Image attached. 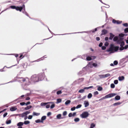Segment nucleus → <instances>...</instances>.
Segmentation results:
<instances>
[{
	"label": "nucleus",
	"mask_w": 128,
	"mask_h": 128,
	"mask_svg": "<svg viewBox=\"0 0 128 128\" xmlns=\"http://www.w3.org/2000/svg\"><path fill=\"white\" fill-rule=\"evenodd\" d=\"M61 100L60 99H58L57 100V103H60L61 101Z\"/></svg>",
	"instance_id": "nucleus-40"
},
{
	"label": "nucleus",
	"mask_w": 128,
	"mask_h": 128,
	"mask_svg": "<svg viewBox=\"0 0 128 128\" xmlns=\"http://www.w3.org/2000/svg\"><path fill=\"white\" fill-rule=\"evenodd\" d=\"M20 104L21 106H23L24 104H25L26 103L24 102H22L20 103Z\"/></svg>",
	"instance_id": "nucleus-56"
},
{
	"label": "nucleus",
	"mask_w": 128,
	"mask_h": 128,
	"mask_svg": "<svg viewBox=\"0 0 128 128\" xmlns=\"http://www.w3.org/2000/svg\"><path fill=\"white\" fill-rule=\"evenodd\" d=\"M37 75L38 76L39 81L43 80L45 77L44 74V73H40Z\"/></svg>",
	"instance_id": "nucleus-5"
},
{
	"label": "nucleus",
	"mask_w": 128,
	"mask_h": 128,
	"mask_svg": "<svg viewBox=\"0 0 128 128\" xmlns=\"http://www.w3.org/2000/svg\"><path fill=\"white\" fill-rule=\"evenodd\" d=\"M98 76L100 78H104V75H98Z\"/></svg>",
	"instance_id": "nucleus-35"
},
{
	"label": "nucleus",
	"mask_w": 128,
	"mask_h": 128,
	"mask_svg": "<svg viewBox=\"0 0 128 128\" xmlns=\"http://www.w3.org/2000/svg\"><path fill=\"white\" fill-rule=\"evenodd\" d=\"M116 95V94L115 93L110 94L106 96L105 97V98H107L112 97Z\"/></svg>",
	"instance_id": "nucleus-7"
},
{
	"label": "nucleus",
	"mask_w": 128,
	"mask_h": 128,
	"mask_svg": "<svg viewBox=\"0 0 128 128\" xmlns=\"http://www.w3.org/2000/svg\"><path fill=\"white\" fill-rule=\"evenodd\" d=\"M30 123V121H25L24 123V124H28Z\"/></svg>",
	"instance_id": "nucleus-29"
},
{
	"label": "nucleus",
	"mask_w": 128,
	"mask_h": 128,
	"mask_svg": "<svg viewBox=\"0 0 128 128\" xmlns=\"http://www.w3.org/2000/svg\"><path fill=\"white\" fill-rule=\"evenodd\" d=\"M105 96L103 97L102 98L100 99L99 100H102L104 99H105Z\"/></svg>",
	"instance_id": "nucleus-61"
},
{
	"label": "nucleus",
	"mask_w": 128,
	"mask_h": 128,
	"mask_svg": "<svg viewBox=\"0 0 128 128\" xmlns=\"http://www.w3.org/2000/svg\"><path fill=\"white\" fill-rule=\"evenodd\" d=\"M98 92L97 91H95V92H94V95H98Z\"/></svg>",
	"instance_id": "nucleus-50"
},
{
	"label": "nucleus",
	"mask_w": 128,
	"mask_h": 128,
	"mask_svg": "<svg viewBox=\"0 0 128 128\" xmlns=\"http://www.w3.org/2000/svg\"><path fill=\"white\" fill-rule=\"evenodd\" d=\"M82 106V105L79 104L76 107V109L78 108H81Z\"/></svg>",
	"instance_id": "nucleus-39"
},
{
	"label": "nucleus",
	"mask_w": 128,
	"mask_h": 128,
	"mask_svg": "<svg viewBox=\"0 0 128 128\" xmlns=\"http://www.w3.org/2000/svg\"><path fill=\"white\" fill-rule=\"evenodd\" d=\"M107 32V31L105 30H103L102 31V32L101 34V35H104L106 34Z\"/></svg>",
	"instance_id": "nucleus-12"
},
{
	"label": "nucleus",
	"mask_w": 128,
	"mask_h": 128,
	"mask_svg": "<svg viewBox=\"0 0 128 128\" xmlns=\"http://www.w3.org/2000/svg\"><path fill=\"white\" fill-rule=\"evenodd\" d=\"M109 43L108 42H106L104 44V45L106 46H108Z\"/></svg>",
	"instance_id": "nucleus-54"
},
{
	"label": "nucleus",
	"mask_w": 128,
	"mask_h": 128,
	"mask_svg": "<svg viewBox=\"0 0 128 128\" xmlns=\"http://www.w3.org/2000/svg\"><path fill=\"white\" fill-rule=\"evenodd\" d=\"M62 92L61 91V90L58 91L57 92H56V94L58 95L60 94H62Z\"/></svg>",
	"instance_id": "nucleus-45"
},
{
	"label": "nucleus",
	"mask_w": 128,
	"mask_h": 128,
	"mask_svg": "<svg viewBox=\"0 0 128 128\" xmlns=\"http://www.w3.org/2000/svg\"><path fill=\"white\" fill-rule=\"evenodd\" d=\"M7 114L8 113L7 112H6L5 113H4L3 115L4 117V118L7 115Z\"/></svg>",
	"instance_id": "nucleus-60"
},
{
	"label": "nucleus",
	"mask_w": 128,
	"mask_h": 128,
	"mask_svg": "<svg viewBox=\"0 0 128 128\" xmlns=\"http://www.w3.org/2000/svg\"><path fill=\"white\" fill-rule=\"evenodd\" d=\"M84 105L85 107H86L89 106V104L88 101L87 100H85L84 102Z\"/></svg>",
	"instance_id": "nucleus-8"
},
{
	"label": "nucleus",
	"mask_w": 128,
	"mask_h": 128,
	"mask_svg": "<svg viewBox=\"0 0 128 128\" xmlns=\"http://www.w3.org/2000/svg\"><path fill=\"white\" fill-rule=\"evenodd\" d=\"M32 108V106H28L25 107L24 108V109L25 110H27L31 108Z\"/></svg>",
	"instance_id": "nucleus-20"
},
{
	"label": "nucleus",
	"mask_w": 128,
	"mask_h": 128,
	"mask_svg": "<svg viewBox=\"0 0 128 128\" xmlns=\"http://www.w3.org/2000/svg\"><path fill=\"white\" fill-rule=\"evenodd\" d=\"M124 32L125 33L128 32V28H126L124 29Z\"/></svg>",
	"instance_id": "nucleus-41"
},
{
	"label": "nucleus",
	"mask_w": 128,
	"mask_h": 128,
	"mask_svg": "<svg viewBox=\"0 0 128 128\" xmlns=\"http://www.w3.org/2000/svg\"><path fill=\"white\" fill-rule=\"evenodd\" d=\"M55 106V105L54 104H52L50 106V108L52 109L54 108Z\"/></svg>",
	"instance_id": "nucleus-46"
},
{
	"label": "nucleus",
	"mask_w": 128,
	"mask_h": 128,
	"mask_svg": "<svg viewBox=\"0 0 128 128\" xmlns=\"http://www.w3.org/2000/svg\"><path fill=\"white\" fill-rule=\"evenodd\" d=\"M110 87L112 88H114L115 87V85L113 84H111L110 85Z\"/></svg>",
	"instance_id": "nucleus-42"
},
{
	"label": "nucleus",
	"mask_w": 128,
	"mask_h": 128,
	"mask_svg": "<svg viewBox=\"0 0 128 128\" xmlns=\"http://www.w3.org/2000/svg\"><path fill=\"white\" fill-rule=\"evenodd\" d=\"M51 112H48L47 114V116H50L51 115Z\"/></svg>",
	"instance_id": "nucleus-62"
},
{
	"label": "nucleus",
	"mask_w": 128,
	"mask_h": 128,
	"mask_svg": "<svg viewBox=\"0 0 128 128\" xmlns=\"http://www.w3.org/2000/svg\"><path fill=\"white\" fill-rule=\"evenodd\" d=\"M84 78H81L79 79V80H80V82L83 81L84 80Z\"/></svg>",
	"instance_id": "nucleus-57"
},
{
	"label": "nucleus",
	"mask_w": 128,
	"mask_h": 128,
	"mask_svg": "<svg viewBox=\"0 0 128 128\" xmlns=\"http://www.w3.org/2000/svg\"><path fill=\"white\" fill-rule=\"evenodd\" d=\"M71 102V101L70 100H68L66 101L65 102V104L67 105L68 104H69Z\"/></svg>",
	"instance_id": "nucleus-26"
},
{
	"label": "nucleus",
	"mask_w": 128,
	"mask_h": 128,
	"mask_svg": "<svg viewBox=\"0 0 128 128\" xmlns=\"http://www.w3.org/2000/svg\"><path fill=\"white\" fill-rule=\"evenodd\" d=\"M67 114V112L66 111H64L63 112V115L64 116H66Z\"/></svg>",
	"instance_id": "nucleus-51"
},
{
	"label": "nucleus",
	"mask_w": 128,
	"mask_h": 128,
	"mask_svg": "<svg viewBox=\"0 0 128 128\" xmlns=\"http://www.w3.org/2000/svg\"><path fill=\"white\" fill-rule=\"evenodd\" d=\"M124 35H125V34H120L119 35V38H122L123 39V36H124Z\"/></svg>",
	"instance_id": "nucleus-22"
},
{
	"label": "nucleus",
	"mask_w": 128,
	"mask_h": 128,
	"mask_svg": "<svg viewBox=\"0 0 128 128\" xmlns=\"http://www.w3.org/2000/svg\"><path fill=\"white\" fill-rule=\"evenodd\" d=\"M114 65H116L118 64V62L117 61L115 60L114 62Z\"/></svg>",
	"instance_id": "nucleus-49"
},
{
	"label": "nucleus",
	"mask_w": 128,
	"mask_h": 128,
	"mask_svg": "<svg viewBox=\"0 0 128 128\" xmlns=\"http://www.w3.org/2000/svg\"><path fill=\"white\" fill-rule=\"evenodd\" d=\"M123 25L125 27H127L128 26V24L127 23L124 24H123Z\"/></svg>",
	"instance_id": "nucleus-52"
},
{
	"label": "nucleus",
	"mask_w": 128,
	"mask_h": 128,
	"mask_svg": "<svg viewBox=\"0 0 128 128\" xmlns=\"http://www.w3.org/2000/svg\"><path fill=\"white\" fill-rule=\"evenodd\" d=\"M61 114H59L56 116V118L58 119H60L61 118H61Z\"/></svg>",
	"instance_id": "nucleus-18"
},
{
	"label": "nucleus",
	"mask_w": 128,
	"mask_h": 128,
	"mask_svg": "<svg viewBox=\"0 0 128 128\" xmlns=\"http://www.w3.org/2000/svg\"><path fill=\"white\" fill-rule=\"evenodd\" d=\"M46 116H43L41 118V122H43V121L46 119Z\"/></svg>",
	"instance_id": "nucleus-14"
},
{
	"label": "nucleus",
	"mask_w": 128,
	"mask_h": 128,
	"mask_svg": "<svg viewBox=\"0 0 128 128\" xmlns=\"http://www.w3.org/2000/svg\"><path fill=\"white\" fill-rule=\"evenodd\" d=\"M16 6H10V8L12 9H15L16 8Z\"/></svg>",
	"instance_id": "nucleus-44"
},
{
	"label": "nucleus",
	"mask_w": 128,
	"mask_h": 128,
	"mask_svg": "<svg viewBox=\"0 0 128 128\" xmlns=\"http://www.w3.org/2000/svg\"><path fill=\"white\" fill-rule=\"evenodd\" d=\"M19 115L20 116L22 117H24L26 116L24 112L22 114H20Z\"/></svg>",
	"instance_id": "nucleus-30"
},
{
	"label": "nucleus",
	"mask_w": 128,
	"mask_h": 128,
	"mask_svg": "<svg viewBox=\"0 0 128 128\" xmlns=\"http://www.w3.org/2000/svg\"><path fill=\"white\" fill-rule=\"evenodd\" d=\"M118 79L119 81H121L124 80V77L123 76H119L118 78Z\"/></svg>",
	"instance_id": "nucleus-13"
},
{
	"label": "nucleus",
	"mask_w": 128,
	"mask_h": 128,
	"mask_svg": "<svg viewBox=\"0 0 128 128\" xmlns=\"http://www.w3.org/2000/svg\"><path fill=\"white\" fill-rule=\"evenodd\" d=\"M117 20H116L114 19H113L112 20V22L114 24H116V21Z\"/></svg>",
	"instance_id": "nucleus-47"
},
{
	"label": "nucleus",
	"mask_w": 128,
	"mask_h": 128,
	"mask_svg": "<svg viewBox=\"0 0 128 128\" xmlns=\"http://www.w3.org/2000/svg\"><path fill=\"white\" fill-rule=\"evenodd\" d=\"M95 126V125L94 123L91 124L90 125V128H93Z\"/></svg>",
	"instance_id": "nucleus-32"
},
{
	"label": "nucleus",
	"mask_w": 128,
	"mask_h": 128,
	"mask_svg": "<svg viewBox=\"0 0 128 128\" xmlns=\"http://www.w3.org/2000/svg\"><path fill=\"white\" fill-rule=\"evenodd\" d=\"M35 122L36 123H39V122H41V120H40V119H38L35 121Z\"/></svg>",
	"instance_id": "nucleus-36"
},
{
	"label": "nucleus",
	"mask_w": 128,
	"mask_h": 128,
	"mask_svg": "<svg viewBox=\"0 0 128 128\" xmlns=\"http://www.w3.org/2000/svg\"><path fill=\"white\" fill-rule=\"evenodd\" d=\"M97 66V64L96 63L91 62L88 64L86 66L83 68L82 71L80 72V73L82 72H84L86 71L87 70V68H88V67H90L91 68H92L93 66L95 67H96Z\"/></svg>",
	"instance_id": "nucleus-3"
},
{
	"label": "nucleus",
	"mask_w": 128,
	"mask_h": 128,
	"mask_svg": "<svg viewBox=\"0 0 128 128\" xmlns=\"http://www.w3.org/2000/svg\"><path fill=\"white\" fill-rule=\"evenodd\" d=\"M123 60H128V56H126L125 58H124L123 59Z\"/></svg>",
	"instance_id": "nucleus-63"
},
{
	"label": "nucleus",
	"mask_w": 128,
	"mask_h": 128,
	"mask_svg": "<svg viewBox=\"0 0 128 128\" xmlns=\"http://www.w3.org/2000/svg\"><path fill=\"white\" fill-rule=\"evenodd\" d=\"M52 102H48L46 103H44V102H42L40 104V105L41 106H44L45 105H46L48 103H53Z\"/></svg>",
	"instance_id": "nucleus-11"
},
{
	"label": "nucleus",
	"mask_w": 128,
	"mask_h": 128,
	"mask_svg": "<svg viewBox=\"0 0 128 128\" xmlns=\"http://www.w3.org/2000/svg\"><path fill=\"white\" fill-rule=\"evenodd\" d=\"M84 89H81L80 90L78 91V92L80 93H82L84 92Z\"/></svg>",
	"instance_id": "nucleus-28"
},
{
	"label": "nucleus",
	"mask_w": 128,
	"mask_h": 128,
	"mask_svg": "<svg viewBox=\"0 0 128 128\" xmlns=\"http://www.w3.org/2000/svg\"><path fill=\"white\" fill-rule=\"evenodd\" d=\"M11 120H7L6 121V124H8L11 123Z\"/></svg>",
	"instance_id": "nucleus-31"
},
{
	"label": "nucleus",
	"mask_w": 128,
	"mask_h": 128,
	"mask_svg": "<svg viewBox=\"0 0 128 128\" xmlns=\"http://www.w3.org/2000/svg\"><path fill=\"white\" fill-rule=\"evenodd\" d=\"M110 76V74H107L104 75V78L108 77Z\"/></svg>",
	"instance_id": "nucleus-43"
},
{
	"label": "nucleus",
	"mask_w": 128,
	"mask_h": 128,
	"mask_svg": "<svg viewBox=\"0 0 128 128\" xmlns=\"http://www.w3.org/2000/svg\"><path fill=\"white\" fill-rule=\"evenodd\" d=\"M86 59L87 60H92V58L91 57H87L86 58Z\"/></svg>",
	"instance_id": "nucleus-38"
},
{
	"label": "nucleus",
	"mask_w": 128,
	"mask_h": 128,
	"mask_svg": "<svg viewBox=\"0 0 128 128\" xmlns=\"http://www.w3.org/2000/svg\"><path fill=\"white\" fill-rule=\"evenodd\" d=\"M76 108V107H74L71 108V110L72 111H74L75 110Z\"/></svg>",
	"instance_id": "nucleus-55"
},
{
	"label": "nucleus",
	"mask_w": 128,
	"mask_h": 128,
	"mask_svg": "<svg viewBox=\"0 0 128 128\" xmlns=\"http://www.w3.org/2000/svg\"><path fill=\"white\" fill-rule=\"evenodd\" d=\"M89 114L88 112H83L80 116L82 118H87L89 116Z\"/></svg>",
	"instance_id": "nucleus-6"
},
{
	"label": "nucleus",
	"mask_w": 128,
	"mask_h": 128,
	"mask_svg": "<svg viewBox=\"0 0 128 128\" xmlns=\"http://www.w3.org/2000/svg\"><path fill=\"white\" fill-rule=\"evenodd\" d=\"M40 114V113H36L35 112H33V116H38Z\"/></svg>",
	"instance_id": "nucleus-15"
},
{
	"label": "nucleus",
	"mask_w": 128,
	"mask_h": 128,
	"mask_svg": "<svg viewBox=\"0 0 128 128\" xmlns=\"http://www.w3.org/2000/svg\"><path fill=\"white\" fill-rule=\"evenodd\" d=\"M110 36L109 37V39L110 40H112L114 36V35H113L112 33H110Z\"/></svg>",
	"instance_id": "nucleus-16"
},
{
	"label": "nucleus",
	"mask_w": 128,
	"mask_h": 128,
	"mask_svg": "<svg viewBox=\"0 0 128 128\" xmlns=\"http://www.w3.org/2000/svg\"><path fill=\"white\" fill-rule=\"evenodd\" d=\"M80 120V119L78 118H75L74 119V121L75 122H78Z\"/></svg>",
	"instance_id": "nucleus-34"
},
{
	"label": "nucleus",
	"mask_w": 128,
	"mask_h": 128,
	"mask_svg": "<svg viewBox=\"0 0 128 128\" xmlns=\"http://www.w3.org/2000/svg\"><path fill=\"white\" fill-rule=\"evenodd\" d=\"M128 48V45H126L124 47V48L126 49Z\"/></svg>",
	"instance_id": "nucleus-64"
},
{
	"label": "nucleus",
	"mask_w": 128,
	"mask_h": 128,
	"mask_svg": "<svg viewBox=\"0 0 128 128\" xmlns=\"http://www.w3.org/2000/svg\"><path fill=\"white\" fill-rule=\"evenodd\" d=\"M32 116L29 115L28 116V118L29 119H31L32 118Z\"/></svg>",
	"instance_id": "nucleus-48"
},
{
	"label": "nucleus",
	"mask_w": 128,
	"mask_h": 128,
	"mask_svg": "<svg viewBox=\"0 0 128 128\" xmlns=\"http://www.w3.org/2000/svg\"><path fill=\"white\" fill-rule=\"evenodd\" d=\"M22 9L23 8L22 7L16 6V10H19L21 12Z\"/></svg>",
	"instance_id": "nucleus-9"
},
{
	"label": "nucleus",
	"mask_w": 128,
	"mask_h": 128,
	"mask_svg": "<svg viewBox=\"0 0 128 128\" xmlns=\"http://www.w3.org/2000/svg\"><path fill=\"white\" fill-rule=\"evenodd\" d=\"M68 116L69 117H71L72 116V114L71 113H70L68 115Z\"/></svg>",
	"instance_id": "nucleus-58"
},
{
	"label": "nucleus",
	"mask_w": 128,
	"mask_h": 128,
	"mask_svg": "<svg viewBox=\"0 0 128 128\" xmlns=\"http://www.w3.org/2000/svg\"><path fill=\"white\" fill-rule=\"evenodd\" d=\"M120 96L118 95L116 96L115 97V99L116 100H118L120 99Z\"/></svg>",
	"instance_id": "nucleus-17"
},
{
	"label": "nucleus",
	"mask_w": 128,
	"mask_h": 128,
	"mask_svg": "<svg viewBox=\"0 0 128 128\" xmlns=\"http://www.w3.org/2000/svg\"><path fill=\"white\" fill-rule=\"evenodd\" d=\"M120 46L121 47L124 46V42L122 40L120 44Z\"/></svg>",
	"instance_id": "nucleus-25"
},
{
	"label": "nucleus",
	"mask_w": 128,
	"mask_h": 128,
	"mask_svg": "<svg viewBox=\"0 0 128 128\" xmlns=\"http://www.w3.org/2000/svg\"><path fill=\"white\" fill-rule=\"evenodd\" d=\"M118 49V47L115 46L113 44H111L110 45L109 48L106 50V51L110 52V54H112L117 51Z\"/></svg>",
	"instance_id": "nucleus-2"
},
{
	"label": "nucleus",
	"mask_w": 128,
	"mask_h": 128,
	"mask_svg": "<svg viewBox=\"0 0 128 128\" xmlns=\"http://www.w3.org/2000/svg\"><path fill=\"white\" fill-rule=\"evenodd\" d=\"M123 38H119V37H118L117 36H116L114 37L113 38V40L114 41H117V42L118 44H120Z\"/></svg>",
	"instance_id": "nucleus-4"
},
{
	"label": "nucleus",
	"mask_w": 128,
	"mask_h": 128,
	"mask_svg": "<svg viewBox=\"0 0 128 128\" xmlns=\"http://www.w3.org/2000/svg\"><path fill=\"white\" fill-rule=\"evenodd\" d=\"M118 83V81L117 80H116L114 81V83L115 84H117Z\"/></svg>",
	"instance_id": "nucleus-53"
},
{
	"label": "nucleus",
	"mask_w": 128,
	"mask_h": 128,
	"mask_svg": "<svg viewBox=\"0 0 128 128\" xmlns=\"http://www.w3.org/2000/svg\"><path fill=\"white\" fill-rule=\"evenodd\" d=\"M101 27H98L96 28L95 29H94V30H91V31L92 32H95L97 30V29L98 28H100Z\"/></svg>",
	"instance_id": "nucleus-23"
},
{
	"label": "nucleus",
	"mask_w": 128,
	"mask_h": 128,
	"mask_svg": "<svg viewBox=\"0 0 128 128\" xmlns=\"http://www.w3.org/2000/svg\"><path fill=\"white\" fill-rule=\"evenodd\" d=\"M17 109L16 106H12L11 107L10 109V110L11 111H14L16 110Z\"/></svg>",
	"instance_id": "nucleus-10"
},
{
	"label": "nucleus",
	"mask_w": 128,
	"mask_h": 128,
	"mask_svg": "<svg viewBox=\"0 0 128 128\" xmlns=\"http://www.w3.org/2000/svg\"><path fill=\"white\" fill-rule=\"evenodd\" d=\"M18 80L21 82H23L22 86L26 87L32 84L33 82H38L39 81L38 76L36 74H34L32 76L30 79L28 78H20Z\"/></svg>",
	"instance_id": "nucleus-1"
},
{
	"label": "nucleus",
	"mask_w": 128,
	"mask_h": 128,
	"mask_svg": "<svg viewBox=\"0 0 128 128\" xmlns=\"http://www.w3.org/2000/svg\"><path fill=\"white\" fill-rule=\"evenodd\" d=\"M121 104V102H117L115 103L113 105L114 106H117L120 105Z\"/></svg>",
	"instance_id": "nucleus-27"
},
{
	"label": "nucleus",
	"mask_w": 128,
	"mask_h": 128,
	"mask_svg": "<svg viewBox=\"0 0 128 128\" xmlns=\"http://www.w3.org/2000/svg\"><path fill=\"white\" fill-rule=\"evenodd\" d=\"M30 111H26V112H24V113L25 114L26 116L27 115L29 114L30 113Z\"/></svg>",
	"instance_id": "nucleus-33"
},
{
	"label": "nucleus",
	"mask_w": 128,
	"mask_h": 128,
	"mask_svg": "<svg viewBox=\"0 0 128 128\" xmlns=\"http://www.w3.org/2000/svg\"><path fill=\"white\" fill-rule=\"evenodd\" d=\"M24 124V123L22 122H20L18 123L17 124V126H22Z\"/></svg>",
	"instance_id": "nucleus-19"
},
{
	"label": "nucleus",
	"mask_w": 128,
	"mask_h": 128,
	"mask_svg": "<svg viewBox=\"0 0 128 128\" xmlns=\"http://www.w3.org/2000/svg\"><path fill=\"white\" fill-rule=\"evenodd\" d=\"M92 96V94L89 93L88 96V98L90 99L91 98Z\"/></svg>",
	"instance_id": "nucleus-24"
},
{
	"label": "nucleus",
	"mask_w": 128,
	"mask_h": 128,
	"mask_svg": "<svg viewBox=\"0 0 128 128\" xmlns=\"http://www.w3.org/2000/svg\"><path fill=\"white\" fill-rule=\"evenodd\" d=\"M98 88H97V90L99 91H100L102 90V88L100 86H98Z\"/></svg>",
	"instance_id": "nucleus-21"
},
{
	"label": "nucleus",
	"mask_w": 128,
	"mask_h": 128,
	"mask_svg": "<svg viewBox=\"0 0 128 128\" xmlns=\"http://www.w3.org/2000/svg\"><path fill=\"white\" fill-rule=\"evenodd\" d=\"M106 47L105 46H102V50H105L106 49Z\"/></svg>",
	"instance_id": "nucleus-59"
},
{
	"label": "nucleus",
	"mask_w": 128,
	"mask_h": 128,
	"mask_svg": "<svg viewBox=\"0 0 128 128\" xmlns=\"http://www.w3.org/2000/svg\"><path fill=\"white\" fill-rule=\"evenodd\" d=\"M116 24H121L122 22V21H119L118 20H116Z\"/></svg>",
	"instance_id": "nucleus-37"
}]
</instances>
